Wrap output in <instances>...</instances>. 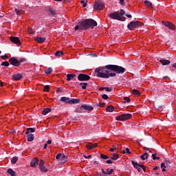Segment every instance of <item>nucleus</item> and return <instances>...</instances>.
I'll return each mask as SVG.
<instances>
[{"label": "nucleus", "mask_w": 176, "mask_h": 176, "mask_svg": "<svg viewBox=\"0 0 176 176\" xmlns=\"http://www.w3.org/2000/svg\"><path fill=\"white\" fill-rule=\"evenodd\" d=\"M126 69L118 65H107L104 67H99L95 69V74L97 78L103 79H109V78H116V75H123Z\"/></svg>", "instance_id": "f257e3e1"}, {"label": "nucleus", "mask_w": 176, "mask_h": 176, "mask_svg": "<svg viewBox=\"0 0 176 176\" xmlns=\"http://www.w3.org/2000/svg\"><path fill=\"white\" fill-rule=\"evenodd\" d=\"M79 24H80L81 27L84 30H89V28H91V30H93L94 27H97V21H96L94 19H87L81 20L79 22Z\"/></svg>", "instance_id": "f03ea898"}, {"label": "nucleus", "mask_w": 176, "mask_h": 176, "mask_svg": "<svg viewBox=\"0 0 176 176\" xmlns=\"http://www.w3.org/2000/svg\"><path fill=\"white\" fill-rule=\"evenodd\" d=\"M109 17L113 20H118V21H126V17L121 16L118 12L110 13Z\"/></svg>", "instance_id": "7ed1b4c3"}, {"label": "nucleus", "mask_w": 176, "mask_h": 176, "mask_svg": "<svg viewBox=\"0 0 176 176\" xmlns=\"http://www.w3.org/2000/svg\"><path fill=\"white\" fill-rule=\"evenodd\" d=\"M141 25H142V23L138 21H131L128 25H127V28L128 30H129V31H133V30H134V28H138V27H141Z\"/></svg>", "instance_id": "20e7f679"}, {"label": "nucleus", "mask_w": 176, "mask_h": 176, "mask_svg": "<svg viewBox=\"0 0 176 176\" xmlns=\"http://www.w3.org/2000/svg\"><path fill=\"white\" fill-rule=\"evenodd\" d=\"M133 115L131 113H126V114H122L120 116H118L116 118V120L118 121H123V120H129V119H131Z\"/></svg>", "instance_id": "39448f33"}, {"label": "nucleus", "mask_w": 176, "mask_h": 176, "mask_svg": "<svg viewBox=\"0 0 176 176\" xmlns=\"http://www.w3.org/2000/svg\"><path fill=\"white\" fill-rule=\"evenodd\" d=\"M104 2L99 0L95 2L94 9H95V10H102V9H104Z\"/></svg>", "instance_id": "423d86ee"}, {"label": "nucleus", "mask_w": 176, "mask_h": 176, "mask_svg": "<svg viewBox=\"0 0 176 176\" xmlns=\"http://www.w3.org/2000/svg\"><path fill=\"white\" fill-rule=\"evenodd\" d=\"M78 80L80 82H86L87 80H90V76L87 74H80L78 76Z\"/></svg>", "instance_id": "0eeeda50"}, {"label": "nucleus", "mask_w": 176, "mask_h": 176, "mask_svg": "<svg viewBox=\"0 0 176 176\" xmlns=\"http://www.w3.org/2000/svg\"><path fill=\"white\" fill-rule=\"evenodd\" d=\"M46 12L48 16H50L51 17H57V16H58V13H57V11H56L53 8H48L46 10Z\"/></svg>", "instance_id": "6e6552de"}, {"label": "nucleus", "mask_w": 176, "mask_h": 176, "mask_svg": "<svg viewBox=\"0 0 176 176\" xmlns=\"http://www.w3.org/2000/svg\"><path fill=\"white\" fill-rule=\"evenodd\" d=\"M9 63L11 64V65H13L14 67H19L20 62H19V60L16 58L15 57H12L9 59Z\"/></svg>", "instance_id": "1a4fd4ad"}, {"label": "nucleus", "mask_w": 176, "mask_h": 176, "mask_svg": "<svg viewBox=\"0 0 176 176\" xmlns=\"http://www.w3.org/2000/svg\"><path fill=\"white\" fill-rule=\"evenodd\" d=\"M39 168L41 173H47V168L45 167V161L43 160H40Z\"/></svg>", "instance_id": "9d476101"}, {"label": "nucleus", "mask_w": 176, "mask_h": 176, "mask_svg": "<svg viewBox=\"0 0 176 176\" xmlns=\"http://www.w3.org/2000/svg\"><path fill=\"white\" fill-rule=\"evenodd\" d=\"M162 24L165 25V27H167L168 28H169V30H173V31L175 30V25H174V24L170 22L163 21Z\"/></svg>", "instance_id": "9b49d317"}, {"label": "nucleus", "mask_w": 176, "mask_h": 176, "mask_svg": "<svg viewBox=\"0 0 176 176\" xmlns=\"http://www.w3.org/2000/svg\"><path fill=\"white\" fill-rule=\"evenodd\" d=\"M80 111H82V109H84V111H93V109H94V107L89 104H82L80 107Z\"/></svg>", "instance_id": "f8f14e48"}, {"label": "nucleus", "mask_w": 176, "mask_h": 176, "mask_svg": "<svg viewBox=\"0 0 176 176\" xmlns=\"http://www.w3.org/2000/svg\"><path fill=\"white\" fill-rule=\"evenodd\" d=\"M10 40L12 42V43H15L16 45H21V41H20V38L17 36H11L10 37Z\"/></svg>", "instance_id": "ddd939ff"}, {"label": "nucleus", "mask_w": 176, "mask_h": 176, "mask_svg": "<svg viewBox=\"0 0 176 176\" xmlns=\"http://www.w3.org/2000/svg\"><path fill=\"white\" fill-rule=\"evenodd\" d=\"M131 163L133 167L136 168L138 171H139V173H141V171H142V169H141L142 165L138 164V162H134L133 160L131 161Z\"/></svg>", "instance_id": "4468645a"}, {"label": "nucleus", "mask_w": 176, "mask_h": 176, "mask_svg": "<svg viewBox=\"0 0 176 176\" xmlns=\"http://www.w3.org/2000/svg\"><path fill=\"white\" fill-rule=\"evenodd\" d=\"M97 146H98V144L97 143H89L88 144L86 145V148L89 151H91V149H94V148H97Z\"/></svg>", "instance_id": "2eb2a0df"}, {"label": "nucleus", "mask_w": 176, "mask_h": 176, "mask_svg": "<svg viewBox=\"0 0 176 176\" xmlns=\"http://www.w3.org/2000/svg\"><path fill=\"white\" fill-rule=\"evenodd\" d=\"M80 102V100L76 98H72L68 101V104L69 105H74V104H79Z\"/></svg>", "instance_id": "dca6fc26"}, {"label": "nucleus", "mask_w": 176, "mask_h": 176, "mask_svg": "<svg viewBox=\"0 0 176 176\" xmlns=\"http://www.w3.org/2000/svg\"><path fill=\"white\" fill-rule=\"evenodd\" d=\"M38 163H39V160H38L37 157H35L34 160L31 161L30 166L32 167H36V166H38Z\"/></svg>", "instance_id": "f3484780"}, {"label": "nucleus", "mask_w": 176, "mask_h": 176, "mask_svg": "<svg viewBox=\"0 0 176 176\" xmlns=\"http://www.w3.org/2000/svg\"><path fill=\"white\" fill-rule=\"evenodd\" d=\"M21 79H23V75H21V74H16L12 76L13 80H20Z\"/></svg>", "instance_id": "a211bd4d"}, {"label": "nucleus", "mask_w": 176, "mask_h": 176, "mask_svg": "<svg viewBox=\"0 0 176 176\" xmlns=\"http://www.w3.org/2000/svg\"><path fill=\"white\" fill-rule=\"evenodd\" d=\"M74 78H76V74H67V80L68 82H69L71 80H73V79Z\"/></svg>", "instance_id": "6ab92c4d"}, {"label": "nucleus", "mask_w": 176, "mask_h": 176, "mask_svg": "<svg viewBox=\"0 0 176 176\" xmlns=\"http://www.w3.org/2000/svg\"><path fill=\"white\" fill-rule=\"evenodd\" d=\"M45 41H46V38L45 37L36 38V42H38V43H45Z\"/></svg>", "instance_id": "aec40b11"}, {"label": "nucleus", "mask_w": 176, "mask_h": 176, "mask_svg": "<svg viewBox=\"0 0 176 176\" xmlns=\"http://www.w3.org/2000/svg\"><path fill=\"white\" fill-rule=\"evenodd\" d=\"M160 63H161L162 65H170V63H171V61L166 59H160Z\"/></svg>", "instance_id": "412c9836"}, {"label": "nucleus", "mask_w": 176, "mask_h": 176, "mask_svg": "<svg viewBox=\"0 0 176 176\" xmlns=\"http://www.w3.org/2000/svg\"><path fill=\"white\" fill-rule=\"evenodd\" d=\"M50 112H52V109L50 108H45L42 111V115L46 116Z\"/></svg>", "instance_id": "4be33fe9"}, {"label": "nucleus", "mask_w": 176, "mask_h": 176, "mask_svg": "<svg viewBox=\"0 0 176 176\" xmlns=\"http://www.w3.org/2000/svg\"><path fill=\"white\" fill-rule=\"evenodd\" d=\"M60 101H61L62 102H65V104H68V102L69 101V98L63 96L60 98Z\"/></svg>", "instance_id": "5701e85b"}, {"label": "nucleus", "mask_w": 176, "mask_h": 176, "mask_svg": "<svg viewBox=\"0 0 176 176\" xmlns=\"http://www.w3.org/2000/svg\"><path fill=\"white\" fill-rule=\"evenodd\" d=\"M114 110L115 107L112 105L108 106L106 109L107 112H113Z\"/></svg>", "instance_id": "b1692460"}, {"label": "nucleus", "mask_w": 176, "mask_h": 176, "mask_svg": "<svg viewBox=\"0 0 176 176\" xmlns=\"http://www.w3.org/2000/svg\"><path fill=\"white\" fill-rule=\"evenodd\" d=\"M45 74H46V75H50V74H52V72H53V69L52 67H48L47 69H45L44 70Z\"/></svg>", "instance_id": "393cba45"}, {"label": "nucleus", "mask_w": 176, "mask_h": 176, "mask_svg": "<svg viewBox=\"0 0 176 176\" xmlns=\"http://www.w3.org/2000/svg\"><path fill=\"white\" fill-rule=\"evenodd\" d=\"M111 157V160H118L119 159V154L118 153H113Z\"/></svg>", "instance_id": "a878e982"}, {"label": "nucleus", "mask_w": 176, "mask_h": 176, "mask_svg": "<svg viewBox=\"0 0 176 176\" xmlns=\"http://www.w3.org/2000/svg\"><path fill=\"white\" fill-rule=\"evenodd\" d=\"M7 173L10 174L11 176H16V172H14L12 168L8 169Z\"/></svg>", "instance_id": "bb28decb"}, {"label": "nucleus", "mask_w": 176, "mask_h": 176, "mask_svg": "<svg viewBox=\"0 0 176 176\" xmlns=\"http://www.w3.org/2000/svg\"><path fill=\"white\" fill-rule=\"evenodd\" d=\"M27 138L29 142H32V141H34V135L32 133H30L28 135Z\"/></svg>", "instance_id": "cd10ccee"}, {"label": "nucleus", "mask_w": 176, "mask_h": 176, "mask_svg": "<svg viewBox=\"0 0 176 176\" xmlns=\"http://www.w3.org/2000/svg\"><path fill=\"white\" fill-rule=\"evenodd\" d=\"M148 156H149V154H148L147 153H145L140 156V159H142V160H146Z\"/></svg>", "instance_id": "c85d7f7f"}, {"label": "nucleus", "mask_w": 176, "mask_h": 176, "mask_svg": "<svg viewBox=\"0 0 176 176\" xmlns=\"http://www.w3.org/2000/svg\"><path fill=\"white\" fill-rule=\"evenodd\" d=\"M30 133H35V129L34 128H28L25 134L28 135Z\"/></svg>", "instance_id": "c756f323"}, {"label": "nucleus", "mask_w": 176, "mask_h": 176, "mask_svg": "<svg viewBox=\"0 0 176 176\" xmlns=\"http://www.w3.org/2000/svg\"><path fill=\"white\" fill-rule=\"evenodd\" d=\"M80 86H81L82 90H86L87 87V82H80Z\"/></svg>", "instance_id": "7c9ffc66"}, {"label": "nucleus", "mask_w": 176, "mask_h": 176, "mask_svg": "<svg viewBox=\"0 0 176 176\" xmlns=\"http://www.w3.org/2000/svg\"><path fill=\"white\" fill-rule=\"evenodd\" d=\"M144 5H146L147 8H152V3H151L149 1H144Z\"/></svg>", "instance_id": "2f4dec72"}, {"label": "nucleus", "mask_w": 176, "mask_h": 176, "mask_svg": "<svg viewBox=\"0 0 176 176\" xmlns=\"http://www.w3.org/2000/svg\"><path fill=\"white\" fill-rule=\"evenodd\" d=\"M132 93L135 96H140L141 95V93L140 92V91H138L137 89H133Z\"/></svg>", "instance_id": "473e14b6"}, {"label": "nucleus", "mask_w": 176, "mask_h": 176, "mask_svg": "<svg viewBox=\"0 0 176 176\" xmlns=\"http://www.w3.org/2000/svg\"><path fill=\"white\" fill-rule=\"evenodd\" d=\"M19 160V158L17 157H13L11 160V163L12 164H16V162Z\"/></svg>", "instance_id": "72a5a7b5"}, {"label": "nucleus", "mask_w": 176, "mask_h": 176, "mask_svg": "<svg viewBox=\"0 0 176 176\" xmlns=\"http://www.w3.org/2000/svg\"><path fill=\"white\" fill-rule=\"evenodd\" d=\"M113 173V169L107 168L106 171V175H111Z\"/></svg>", "instance_id": "f704fd0d"}, {"label": "nucleus", "mask_w": 176, "mask_h": 176, "mask_svg": "<svg viewBox=\"0 0 176 176\" xmlns=\"http://www.w3.org/2000/svg\"><path fill=\"white\" fill-rule=\"evenodd\" d=\"M63 54H64V53L63 52V51H57L55 53V56H56L57 57H60L61 56H63Z\"/></svg>", "instance_id": "c9c22d12"}, {"label": "nucleus", "mask_w": 176, "mask_h": 176, "mask_svg": "<svg viewBox=\"0 0 176 176\" xmlns=\"http://www.w3.org/2000/svg\"><path fill=\"white\" fill-rule=\"evenodd\" d=\"M74 30H75V31H78V30H85V29H82V25H77L75 28H74Z\"/></svg>", "instance_id": "e433bc0d"}, {"label": "nucleus", "mask_w": 176, "mask_h": 176, "mask_svg": "<svg viewBox=\"0 0 176 176\" xmlns=\"http://www.w3.org/2000/svg\"><path fill=\"white\" fill-rule=\"evenodd\" d=\"M1 65L3 66V67H9V65H10V64L8 61H4L1 63Z\"/></svg>", "instance_id": "4c0bfd02"}, {"label": "nucleus", "mask_w": 176, "mask_h": 176, "mask_svg": "<svg viewBox=\"0 0 176 176\" xmlns=\"http://www.w3.org/2000/svg\"><path fill=\"white\" fill-rule=\"evenodd\" d=\"M161 168H162V173L166 171V164L164 162L161 164Z\"/></svg>", "instance_id": "58836bf2"}, {"label": "nucleus", "mask_w": 176, "mask_h": 176, "mask_svg": "<svg viewBox=\"0 0 176 176\" xmlns=\"http://www.w3.org/2000/svg\"><path fill=\"white\" fill-rule=\"evenodd\" d=\"M101 159H103L104 160H107V159H109V157L108 155L100 154Z\"/></svg>", "instance_id": "ea45409f"}, {"label": "nucleus", "mask_w": 176, "mask_h": 176, "mask_svg": "<svg viewBox=\"0 0 176 176\" xmlns=\"http://www.w3.org/2000/svg\"><path fill=\"white\" fill-rule=\"evenodd\" d=\"M156 155H157V154L155 153V154L152 155L153 160H160V157H156Z\"/></svg>", "instance_id": "a19ab883"}, {"label": "nucleus", "mask_w": 176, "mask_h": 176, "mask_svg": "<svg viewBox=\"0 0 176 176\" xmlns=\"http://www.w3.org/2000/svg\"><path fill=\"white\" fill-rule=\"evenodd\" d=\"M119 14L122 17V16H124V14H126V11H124L123 9H120Z\"/></svg>", "instance_id": "79ce46f5"}, {"label": "nucleus", "mask_w": 176, "mask_h": 176, "mask_svg": "<svg viewBox=\"0 0 176 176\" xmlns=\"http://www.w3.org/2000/svg\"><path fill=\"white\" fill-rule=\"evenodd\" d=\"M131 100L129 97H124V104H126V102H130Z\"/></svg>", "instance_id": "37998d69"}, {"label": "nucleus", "mask_w": 176, "mask_h": 176, "mask_svg": "<svg viewBox=\"0 0 176 176\" xmlns=\"http://www.w3.org/2000/svg\"><path fill=\"white\" fill-rule=\"evenodd\" d=\"M25 61H27L26 58H20L19 60V65H20V64H21V63H25Z\"/></svg>", "instance_id": "c03bdc74"}, {"label": "nucleus", "mask_w": 176, "mask_h": 176, "mask_svg": "<svg viewBox=\"0 0 176 176\" xmlns=\"http://www.w3.org/2000/svg\"><path fill=\"white\" fill-rule=\"evenodd\" d=\"M49 90H50V87H49V85H45L44 87L43 91H49Z\"/></svg>", "instance_id": "a18cd8bd"}, {"label": "nucleus", "mask_w": 176, "mask_h": 176, "mask_svg": "<svg viewBox=\"0 0 176 176\" xmlns=\"http://www.w3.org/2000/svg\"><path fill=\"white\" fill-rule=\"evenodd\" d=\"M164 163L166 164V166H170V164H171V162H170V160H164Z\"/></svg>", "instance_id": "49530a36"}, {"label": "nucleus", "mask_w": 176, "mask_h": 176, "mask_svg": "<svg viewBox=\"0 0 176 176\" xmlns=\"http://www.w3.org/2000/svg\"><path fill=\"white\" fill-rule=\"evenodd\" d=\"M15 13L16 14H21V10L17 9V8H15Z\"/></svg>", "instance_id": "de8ad7c7"}, {"label": "nucleus", "mask_w": 176, "mask_h": 176, "mask_svg": "<svg viewBox=\"0 0 176 176\" xmlns=\"http://www.w3.org/2000/svg\"><path fill=\"white\" fill-rule=\"evenodd\" d=\"M61 159H62L63 160H64L63 163H65V162H67V156H65V155H62Z\"/></svg>", "instance_id": "09e8293b"}, {"label": "nucleus", "mask_w": 176, "mask_h": 176, "mask_svg": "<svg viewBox=\"0 0 176 176\" xmlns=\"http://www.w3.org/2000/svg\"><path fill=\"white\" fill-rule=\"evenodd\" d=\"M102 98H103V100H108L109 97H108V95L107 94H103L102 96Z\"/></svg>", "instance_id": "8fccbe9b"}, {"label": "nucleus", "mask_w": 176, "mask_h": 176, "mask_svg": "<svg viewBox=\"0 0 176 176\" xmlns=\"http://www.w3.org/2000/svg\"><path fill=\"white\" fill-rule=\"evenodd\" d=\"M125 152L126 153H127L128 155H131V151H130V149L129 148H126L125 149Z\"/></svg>", "instance_id": "3c124183"}, {"label": "nucleus", "mask_w": 176, "mask_h": 176, "mask_svg": "<svg viewBox=\"0 0 176 176\" xmlns=\"http://www.w3.org/2000/svg\"><path fill=\"white\" fill-rule=\"evenodd\" d=\"M104 90H106L108 92H111V91H112V88L107 87L104 88Z\"/></svg>", "instance_id": "603ef678"}, {"label": "nucleus", "mask_w": 176, "mask_h": 176, "mask_svg": "<svg viewBox=\"0 0 176 176\" xmlns=\"http://www.w3.org/2000/svg\"><path fill=\"white\" fill-rule=\"evenodd\" d=\"M62 156H63V154L58 153V154L56 156V159L57 160H58V159H60Z\"/></svg>", "instance_id": "864d4df0"}, {"label": "nucleus", "mask_w": 176, "mask_h": 176, "mask_svg": "<svg viewBox=\"0 0 176 176\" xmlns=\"http://www.w3.org/2000/svg\"><path fill=\"white\" fill-rule=\"evenodd\" d=\"M120 4L122 6H124V5H126V3H124V0H120Z\"/></svg>", "instance_id": "5fc2aeb1"}, {"label": "nucleus", "mask_w": 176, "mask_h": 176, "mask_svg": "<svg viewBox=\"0 0 176 176\" xmlns=\"http://www.w3.org/2000/svg\"><path fill=\"white\" fill-rule=\"evenodd\" d=\"M98 107H100V108H102L105 107V103H99V104H97Z\"/></svg>", "instance_id": "6e6d98bb"}, {"label": "nucleus", "mask_w": 176, "mask_h": 176, "mask_svg": "<svg viewBox=\"0 0 176 176\" xmlns=\"http://www.w3.org/2000/svg\"><path fill=\"white\" fill-rule=\"evenodd\" d=\"M113 148H110V151L111 152H113V151H116L117 148H116V146H113Z\"/></svg>", "instance_id": "4d7b16f0"}, {"label": "nucleus", "mask_w": 176, "mask_h": 176, "mask_svg": "<svg viewBox=\"0 0 176 176\" xmlns=\"http://www.w3.org/2000/svg\"><path fill=\"white\" fill-rule=\"evenodd\" d=\"M106 163H107V164H112L113 162H112V160H108L106 161Z\"/></svg>", "instance_id": "13d9d810"}, {"label": "nucleus", "mask_w": 176, "mask_h": 176, "mask_svg": "<svg viewBox=\"0 0 176 176\" xmlns=\"http://www.w3.org/2000/svg\"><path fill=\"white\" fill-rule=\"evenodd\" d=\"M7 58H8V56L6 54L1 56V58H2V60H6Z\"/></svg>", "instance_id": "bf43d9fd"}, {"label": "nucleus", "mask_w": 176, "mask_h": 176, "mask_svg": "<svg viewBox=\"0 0 176 176\" xmlns=\"http://www.w3.org/2000/svg\"><path fill=\"white\" fill-rule=\"evenodd\" d=\"M125 16H126V17H128L129 19H131L133 17V16H131V14H126Z\"/></svg>", "instance_id": "052dcab7"}, {"label": "nucleus", "mask_w": 176, "mask_h": 176, "mask_svg": "<svg viewBox=\"0 0 176 176\" xmlns=\"http://www.w3.org/2000/svg\"><path fill=\"white\" fill-rule=\"evenodd\" d=\"M84 157H85V159H90L91 157V155H89L88 156H86V155H83Z\"/></svg>", "instance_id": "680f3d73"}, {"label": "nucleus", "mask_w": 176, "mask_h": 176, "mask_svg": "<svg viewBox=\"0 0 176 176\" xmlns=\"http://www.w3.org/2000/svg\"><path fill=\"white\" fill-rule=\"evenodd\" d=\"M57 93H61V91H63V89H61V88H58L56 90Z\"/></svg>", "instance_id": "e2e57ef3"}, {"label": "nucleus", "mask_w": 176, "mask_h": 176, "mask_svg": "<svg viewBox=\"0 0 176 176\" xmlns=\"http://www.w3.org/2000/svg\"><path fill=\"white\" fill-rule=\"evenodd\" d=\"M101 171L102 173V174H104V175H107V173L105 172V170H104V168H102Z\"/></svg>", "instance_id": "0e129e2a"}, {"label": "nucleus", "mask_w": 176, "mask_h": 176, "mask_svg": "<svg viewBox=\"0 0 176 176\" xmlns=\"http://www.w3.org/2000/svg\"><path fill=\"white\" fill-rule=\"evenodd\" d=\"M50 144H52V140H47L46 144L50 145Z\"/></svg>", "instance_id": "69168bd1"}, {"label": "nucleus", "mask_w": 176, "mask_h": 176, "mask_svg": "<svg viewBox=\"0 0 176 176\" xmlns=\"http://www.w3.org/2000/svg\"><path fill=\"white\" fill-rule=\"evenodd\" d=\"M141 168H142L143 171H144L145 173V170H146L145 166L142 165Z\"/></svg>", "instance_id": "338daca9"}, {"label": "nucleus", "mask_w": 176, "mask_h": 176, "mask_svg": "<svg viewBox=\"0 0 176 176\" xmlns=\"http://www.w3.org/2000/svg\"><path fill=\"white\" fill-rule=\"evenodd\" d=\"M101 173H100V172H97L96 173V176H101Z\"/></svg>", "instance_id": "774afa93"}]
</instances>
